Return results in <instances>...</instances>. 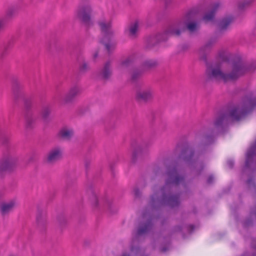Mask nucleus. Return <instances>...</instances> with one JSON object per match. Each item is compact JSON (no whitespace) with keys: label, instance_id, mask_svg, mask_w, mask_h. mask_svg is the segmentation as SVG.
Masks as SVG:
<instances>
[{"label":"nucleus","instance_id":"obj_1","mask_svg":"<svg viewBox=\"0 0 256 256\" xmlns=\"http://www.w3.org/2000/svg\"><path fill=\"white\" fill-rule=\"evenodd\" d=\"M248 70L240 59H238L232 64V70L230 74L222 72L220 66H212L207 69L206 76L209 80H222L224 82L234 80L244 74Z\"/></svg>","mask_w":256,"mask_h":256},{"label":"nucleus","instance_id":"obj_2","mask_svg":"<svg viewBox=\"0 0 256 256\" xmlns=\"http://www.w3.org/2000/svg\"><path fill=\"white\" fill-rule=\"evenodd\" d=\"M256 108V98L252 96L244 98L240 105L234 108L230 112L232 120H240Z\"/></svg>","mask_w":256,"mask_h":256},{"label":"nucleus","instance_id":"obj_3","mask_svg":"<svg viewBox=\"0 0 256 256\" xmlns=\"http://www.w3.org/2000/svg\"><path fill=\"white\" fill-rule=\"evenodd\" d=\"M98 24L103 34V39L100 42L109 52L115 48V44L112 42V32L111 30V21L105 18L98 22Z\"/></svg>","mask_w":256,"mask_h":256},{"label":"nucleus","instance_id":"obj_4","mask_svg":"<svg viewBox=\"0 0 256 256\" xmlns=\"http://www.w3.org/2000/svg\"><path fill=\"white\" fill-rule=\"evenodd\" d=\"M168 179L166 184H178L184 180L183 177L180 176L178 172V168L175 166H169L166 172Z\"/></svg>","mask_w":256,"mask_h":256},{"label":"nucleus","instance_id":"obj_5","mask_svg":"<svg viewBox=\"0 0 256 256\" xmlns=\"http://www.w3.org/2000/svg\"><path fill=\"white\" fill-rule=\"evenodd\" d=\"M154 90L150 88H139L136 91V98L139 101L148 102L153 98Z\"/></svg>","mask_w":256,"mask_h":256},{"label":"nucleus","instance_id":"obj_6","mask_svg":"<svg viewBox=\"0 0 256 256\" xmlns=\"http://www.w3.org/2000/svg\"><path fill=\"white\" fill-rule=\"evenodd\" d=\"M91 12V8L88 5L80 6L76 12V16L86 24H89L90 22Z\"/></svg>","mask_w":256,"mask_h":256},{"label":"nucleus","instance_id":"obj_7","mask_svg":"<svg viewBox=\"0 0 256 256\" xmlns=\"http://www.w3.org/2000/svg\"><path fill=\"white\" fill-rule=\"evenodd\" d=\"M17 160L12 156L4 158L0 162V171L12 170L16 164Z\"/></svg>","mask_w":256,"mask_h":256},{"label":"nucleus","instance_id":"obj_8","mask_svg":"<svg viewBox=\"0 0 256 256\" xmlns=\"http://www.w3.org/2000/svg\"><path fill=\"white\" fill-rule=\"evenodd\" d=\"M62 156V150L60 148H55L51 150L47 155L46 162L53 164L59 160Z\"/></svg>","mask_w":256,"mask_h":256},{"label":"nucleus","instance_id":"obj_9","mask_svg":"<svg viewBox=\"0 0 256 256\" xmlns=\"http://www.w3.org/2000/svg\"><path fill=\"white\" fill-rule=\"evenodd\" d=\"M58 136L64 140H69L74 135L72 129L68 127H64L60 129L58 132Z\"/></svg>","mask_w":256,"mask_h":256},{"label":"nucleus","instance_id":"obj_10","mask_svg":"<svg viewBox=\"0 0 256 256\" xmlns=\"http://www.w3.org/2000/svg\"><path fill=\"white\" fill-rule=\"evenodd\" d=\"M133 58L132 57H128L123 60L119 64L118 68L122 71L128 70L132 66Z\"/></svg>","mask_w":256,"mask_h":256},{"label":"nucleus","instance_id":"obj_11","mask_svg":"<svg viewBox=\"0 0 256 256\" xmlns=\"http://www.w3.org/2000/svg\"><path fill=\"white\" fill-rule=\"evenodd\" d=\"M220 4L218 3L215 4L212 10L206 13L203 18V20L206 22H208L212 20L216 12L220 8Z\"/></svg>","mask_w":256,"mask_h":256},{"label":"nucleus","instance_id":"obj_12","mask_svg":"<svg viewBox=\"0 0 256 256\" xmlns=\"http://www.w3.org/2000/svg\"><path fill=\"white\" fill-rule=\"evenodd\" d=\"M15 202L13 200L3 204L1 207L2 215L4 216L11 212L15 206Z\"/></svg>","mask_w":256,"mask_h":256},{"label":"nucleus","instance_id":"obj_13","mask_svg":"<svg viewBox=\"0 0 256 256\" xmlns=\"http://www.w3.org/2000/svg\"><path fill=\"white\" fill-rule=\"evenodd\" d=\"M110 62H106L101 71L100 75L104 79H108L112 74V70L110 69Z\"/></svg>","mask_w":256,"mask_h":256},{"label":"nucleus","instance_id":"obj_14","mask_svg":"<svg viewBox=\"0 0 256 256\" xmlns=\"http://www.w3.org/2000/svg\"><path fill=\"white\" fill-rule=\"evenodd\" d=\"M138 28V22H135L132 24L126 30V34L131 38L135 37Z\"/></svg>","mask_w":256,"mask_h":256},{"label":"nucleus","instance_id":"obj_15","mask_svg":"<svg viewBox=\"0 0 256 256\" xmlns=\"http://www.w3.org/2000/svg\"><path fill=\"white\" fill-rule=\"evenodd\" d=\"M80 92V89L77 87H74L70 89L69 92L65 97L64 100L65 102H70L74 97L77 96Z\"/></svg>","mask_w":256,"mask_h":256},{"label":"nucleus","instance_id":"obj_16","mask_svg":"<svg viewBox=\"0 0 256 256\" xmlns=\"http://www.w3.org/2000/svg\"><path fill=\"white\" fill-rule=\"evenodd\" d=\"M256 148V141L254 146H252L248 152L246 154V167H250V164L252 162V159L254 156V150Z\"/></svg>","mask_w":256,"mask_h":256},{"label":"nucleus","instance_id":"obj_17","mask_svg":"<svg viewBox=\"0 0 256 256\" xmlns=\"http://www.w3.org/2000/svg\"><path fill=\"white\" fill-rule=\"evenodd\" d=\"M152 228V224L150 221L144 224L141 225L139 228L138 232L137 235L140 236L146 233L150 230Z\"/></svg>","mask_w":256,"mask_h":256},{"label":"nucleus","instance_id":"obj_18","mask_svg":"<svg viewBox=\"0 0 256 256\" xmlns=\"http://www.w3.org/2000/svg\"><path fill=\"white\" fill-rule=\"evenodd\" d=\"M194 152L190 149H186L182 152V156L184 161L186 162H190L193 156Z\"/></svg>","mask_w":256,"mask_h":256},{"label":"nucleus","instance_id":"obj_19","mask_svg":"<svg viewBox=\"0 0 256 256\" xmlns=\"http://www.w3.org/2000/svg\"><path fill=\"white\" fill-rule=\"evenodd\" d=\"M233 18L232 16L223 19L220 22L219 26L220 30H224L227 28L232 22Z\"/></svg>","mask_w":256,"mask_h":256},{"label":"nucleus","instance_id":"obj_20","mask_svg":"<svg viewBox=\"0 0 256 256\" xmlns=\"http://www.w3.org/2000/svg\"><path fill=\"white\" fill-rule=\"evenodd\" d=\"M184 30V29L180 30L177 28H176L175 26H172L168 28V30L167 31V33L168 34H170L174 36H178L180 34L182 30Z\"/></svg>","mask_w":256,"mask_h":256},{"label":"nucleus","instance_id":"obj_21","mask_svg":"<svg viewBox=\"0 0 256 256\" xmlns=\"http://www.w3.org/2000/svg\"><path fill=\"white\" fill-rule=\"evenodd\" d=\"M156 65V62L153 60H148L144 62L143 68L144 70L152 68Z\"/></svg>","mask_w":256,"mask_h":256},{"label":"nucleus","instance_id":"obj_22","mask_svg":"<svg viewBox=\"0 0 256 256\" xmlns=\"http://www.w3.org/2000/svg\"><path fill=\"white\" fill-rule=\"evenodd\" d=\"M168 203L172 206H174L179 203L178 198L177 196H172L168 199Z\"/></svg>","mask_w":256,"mask_h":256},{"label":"nucleus","instance_id":"obj_23","mask_svg":"<svg viewBox=\"0 0 256 256\" xmlns=\"http://www.w3.org/2000/svg\"><path fill=\"white\" fill-rule=\"evenodd\" d=\"M51 112V109L49 106L44 107L42 110V116L43 118H47L50 114Z\"/></svg>","mask_w":256,"mask_h":256},{"label":"nucleus","instance_id":"obj_24","mask_svg":"<svg viewBox=\"0 0 256 256\" xmlns=\"http://www.w3.org/2000/svg\"><path fill=\"white\" fill-rule=\"evenodd\" d=\"M16 10L13 7L9 8L6 12V18H10L12 17L16 13Z\"/></svg>","mask_w":256,"mask_h":256},{"label":"nucleus","instance_id":"obj_25","mask_svg":"<svg viewBox=\"0 0 256 256\" xmlns=\"http://www.w3.org/2000/svg\"><path fill=\"white\" fill-rule=\"evenodd\" d=\"M198 26L194 22H190L187 24V28L190 32H193L196 30Z\"/></svg>","mask_w":256,"mask_h":256},{"label":"nucleus","instance_id":"obj_26","mask_svg":"<svg viewBox=\"0 0 256 256\" xmlns=\"http://www.w3.org/2000/svg\"><path fill=\"white\" fill-rule=\"evenodd\" d=\"M142 72H140L134 71L132 72V80H135L138 78L141 75Z\"/></svg>","mask_w":256,"mask_h":256},{"label":"nucleus","instance_id":"obj_27","mask_svg":"<svg viewBox=\"0 0 256 256\" xmlns=\"http://www.w3.org/2000/svg\"><path fill=\"white\" fill-rule=\"evenodd\" d=\"M6 22V18H0V30L4 27Z\"/></svg>","mask_w":256,"mask_h":256},{"label":"nucleus","instance_id":"obj_28","mask_svg":"<svg viewBox=\"0 0 256 256\" xmlns=\"http://www.w3.org/2000/svg\"><path fill=\"white\" fill-rule=\"evenodd\" d=\"M88 64L84 62L80 66V70L82 72H85L86 70L88 69Z\"/></svg>","mask_w":256,"mask_h":256},{"label":"nucleus","instance_id":"obj_29","mask_svg":"<svg viewBox=\"0 0 256 256\" xmlns=\"http://www.w3.org/2000/svg\"><path fill=\"white\" fill-rule=\"evenodd\" d=\"M140 152V148H136V149H135L134 150L133 152H132V159L134 160L135 158L136 157V154Z\"/></svg>","mask_w":256,"mask_h":256},{"label":"nucleus","instance_id":"obj_30","mask_svg":"<svg viewBox=\"0 0 256 256\" xmlns=\"http://www.w3.org/2000/svg\"><path fill=\"white\" fill-rule=\"evenodd\" d=\"M224 116H222L221 118H220L218 119L215 122V125L216 126H218L220 125L221 124V123L224 120Z\"/></svg>","mask_w":256,"mask_h":256},{"label":"nucleus","instance_id":"obj_31","mask_svg":"<svg viewBox=\"0 0 256 256\" xmlns=\"http://www.w3.org/2000/svg\"><path fill=\"white\" fill-rule=\"evenodd\" d=\"M214 180V177L212 176H210L208 179V182L210 184Z\"/></svg>","mask_w":256,"mask_h":256},{"label":"nucleus","instance_id":"obj_32","mask_svg":"<svg viewBox=\"0 0 256 256\" xmlns=\"http://www.w3.org/2000/svg\"><path fill=\"white\" fill-rule=\"evenodd\" d=\"M97 56V54H95L94 56V58H96Z\"/></svg>","mask_w":256,"mask_h":256},{"label":"nucleus","instance_id":"obj_33","mask_svg":"<svg viewBox=\"0 0 256 256\" xmlns=\"http://www.w3.org/2000/svg\"><path fill=\"white\" fill-rule=\"evenodd\" d=\"M135 194L136 195H138V192L136 190L135 191Z\"/></svg>","mask_w":256,"mask_h":256},{"label":"nucleus","instance_id":"obj_34","mask_svg":"<svg viewBox=\"0 0 256 256\" xmlns=\"http://www.w3.org/2000/svg\"><path fill=\"white\" fill-rule=\"evenodd\" d=\"M162 252H165V251H166V249H163V250H162Z\"/></svg>","mask_w":256,"mask_h":256},{"label":"nucleus","instance_id":"obj_35","mask_svg":"<svg viewBox=\"0 0 256 256\" xmlns=\"http://www.w3.org/2000/svg\"><path fill=\"white\" fill-rule=\"evenodd\" d=\"M123 256H129L125 254V255H124Z\"/></svg>","mask_w":256,"mask_h":256},{"label":"nucleus","instance_id":"obj_36","mask_svg":"<svg viewBox=\"0 0 256 256\" xmlns=\"http://www.w3.org/2000/svg\"><path fill=\"white\" fill-rule=\"evenodd\" d=\"M255 250H256V246L254 247Z\"/></svg>","mask_w":256,"mask_h":256}]
</instances>
